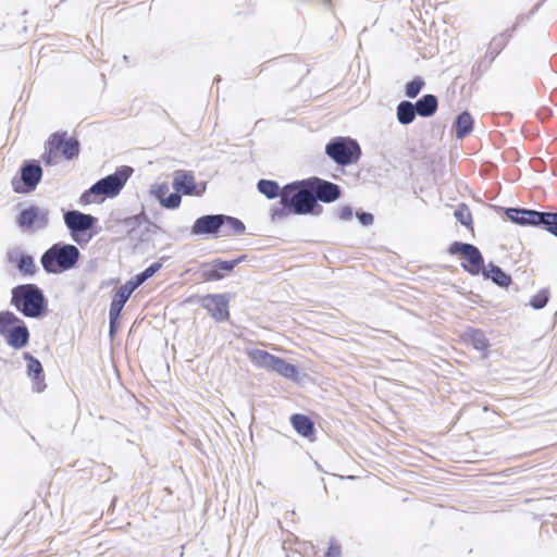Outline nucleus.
Segmentation results:
<instances>
[{"label": "nucleus", "instance_id": "5", "mask_svg": "<svg viewBox=\"0 0 557 557\" xmlns=\"http://www.w3.org/2000/svg\"><path fill=\"white\" fill-rule=\"evenodd\" d=\"M63 221L72 240L81 247L86 246L99 233L98 219L89 213L67 210L63 212Z\"/></svg>", "mask_w": 557, "mask_h": 557}, {"label": "nucleus", "instance_id": "25", "mask_svg": "<svg viewBox=\"0 0 557 557\" xmlns=\"http://www.w3.org/2000/svg\"><path fill=\"white\" fill-rule=\"evenodd\" d=\"M248 358L251 363L258 368L271 371L276 356L268 352L267 350L253 348L247 351Z\"/></svg>", "mask_w": 557, "mask_h": 557}, {"label": "nucleus", "instance_id": "9", "mask_svg": "<svg viewBox=\"0 0 557 557\" xmlns=\"http://www.w3.org/2000/svg\"><path fill=\"white\" fill-rule=\"evenodd\" d=\"M16 222L23 230H44L49 224V210L32 205L20 211Z\"/></svg>", "mask_w": 557, "mask_h": 557}, {"label": "nucleus", "instance_id": "26", "mask_svg": "<svg viewBox=\"0 0 557 557\" xmlns=\"http://www.w3.org/2000/svg\"><path fill=\"white\" fill-rule=\"evenodd\" d=\"M24 359L27 362L28 376L35 381L37 385L36 391L41 392L42 387H40V383L44 381V369L41 362L29 352L24 354Z\"/></svg>", "mask_w": 557, "mask_h": 557}, {"label": "nucleus", "instance_id": "46", "mask_svg": "<svg viewBox=\"0 0 557 557\" xmlns=\"http://www.w3.org/2000/svg\"><path fill=\"white\" fill-rule=\"evenodd\" d=\"M247 258H248V256H247V255H240V256H238L237 258L232 259V260H231V262H233L234 268H235V267H237L239 263H242V262L246 261V260H247Z\"/></svg>", "mask_w": 557, "mask_h": 557}, {"label": "nucleus", "instance_id": "10", "mask_svg": "<svg viewBox=\"0 0 557 557\" xmlns=\"http://www.w3.org/2000/svg\"><path fill=\"white\" fill-rule=\"evenodd\" d=\"M230 297L227 294H208L202 296L200 304L216 322H224L230 319Z\"/></svg>", "mask_w": 557, "mask_h": 557}, {"label": "nucleus", "instance_id": "15", "mask_svg": "<svg viewBox=\"0 0 557 557\" xmlns=\"http://www.w3.org/2000/svg\"><path fill=\"white\" fill-rule=\"evenodd\" d=\"M7 259L14 264L23 276L33 277L37 274L38 268L32 255L23 251L20 247H15L7 252Z\"/></svg>", "mask_w": 557, "mask_h": 557}, {"label": "nucleus", "instance_id": "3", "mask_svg": "<svg viewBox=\"0 0 557 557\" xmlns=\"http://www.w3.org/2000/svg\"><path fill=\"white\" fill-rule=\"evenodd\" d=\"M81 257L77 246L58 242L44 251L40 264L47 274H62L75 269Z\"/></svg>", "mask_w": 557, "mask_h": 557}, {"label": "nucleus", "instance_id": "44", "mask_svg": "<svg viewBox=\"0 0 557 557\" xmlns=\"http://www.w3.org/2000/svg\"><path fill=\"white\" fill-rule=\"evenodd\" d=\"M325 557H341V546L335 541L330 542Z\"/></svg>", "mask_w": 557, "mask_h": 557}, {"label": "nucleus", "instance_id": "19", "mask_svg": "<svg viewBox=\"0 0 557 557\" xmlns=\"http://www.w3.org/2000/svg\"><path fill=\"white\" fill-rule=\"evenodd\" d=\"M482 275L485 280H491L499 287H508L512 280L499 265L490 262L486 268L482 270Z\"/></svg>", "mask_w": 557, "mask_h": 557}, {"label": "nucleus", "instance_id": "28", "mask_svg": "<svg viewBox=\"0 0 557 557\" xmlns=\"http://www.w3.org/2000/svg\"><path fill=\"white\" fill-rule=\"evenodd\" d=\"M257 189L260 194L264 195L268 199L272 200L277 197L282 198L283 187L276 181L261 178L257 183ZM282 201V199H280Z\"/></svg>", "mask_w": 557, "mask_h": 557}, {"label": "nucleus", "instance_id": "23", "mask_svg": "<svg viewBox=\"0 0 557 557\" xmlns=\"http://www.w3.org/2000/svg\"><path fill=\"white\" fill-rule=\"evenodd\" d=\"M290 423L294 430L305 438L312 440L315 429L313 421L306 414L294 413L290 417Z\"/></svg>", "mask_w": 557, "mask_h": 557}, {"label": "nucleus", "instance_id": "8", "mask_svg": "<svg viewBox=\"0 0 557 557\" xmlns=\"http://www.w3.org/2000/svg\"><path fill=\"white\" fill-rule=\"evenodd\" d=\"M21 181H12L13 190L28 194L36 189L42 177V168L38 160H25L20 169Z\"/></svg>", "mask_w": 557, "mask_h": 557}, {"label": "nucleus", "instance_id": "14", "mask_svg": "<svg viewBox=\"0 0 557 557\" xmlns=\"http://www.w3.org/2000/svg\"><path fill=\"white\" fill-rule=\"evenodd\" d=\"M172 186L174 190L185 196H201L206 191L207 184H197L191 172H175Z\"/></svg>", "mask_w": 557, "mask_h": 557}, {"label": "nucleus", "instance_id": "43", "mask_svg": "<svg viewBox=\"0 0 557 557\" xmlns=\"http://www.w3.org/2000/svg\"><path fill=\"white\" fill-rule=\"evenodd\" d=\"M356 218L362 226H370L373 224L374 215L370 212L359 210L356 212Z\"/></svg>", "mask_w": 557, "mask_h": 557}, {"label": "nucleus", "instance_id": "34", "mask_svg": "<svg viewBox=\"0 0 557 557\" xmlns=\"http://www.w3.org/2000/svg\"><path fill=\"white\" fill-rule=\"evenodd\" d=\"M541 228L557 237V212H544Z\"/></svg>", "mask_w": 557, "mask_h": 557}, {"label": "nucleus", "instance_id": "24", "mask_svg": "<svg viewBox=\"0 0 557 557\" xmlns=\"http://www.w3.org/2000/svg\"><path fill=\"white\" fill-rule=\"evenodd\" d=\"M474 121L468 111H462L456 116L454 122L455 135L457 139H463L473 131Z\"/></svg>", "mask_w": 557, "mask_h": 557}, {"label": "nucleus", "instance_id": "45", "mask_svg": "<svg viewBox=\"0 0 557 557\" xmlns=\"http://www.w3.org/2000/svg\"><path fill=\"white\" fill-rule=\"evenodd\" d=\"M354 210L350 206H344L338 210V218L342 221H349L352 218Z\"/></svg>", "mask_w": 557, "mask_h": 557}, {"label": "nucleus", "instance_id": "38", "mask_svg": "<svg viewBox=\"0 0 557 557\" xmlns=\"http://www.w3.org/2000/svg\"><path fill=\"white\" fill-rule=\"evenodd\" d=\"M58 151L49 145V139L45 144V152L41 156V160L47 166H51L58 163Z\"/></svg>", "mask_w": 557, "mask_h": 557}, {"label": "nucleus", "instance_id": "11", "mask_svg": "<svg viewBox=\"0 0 557 557\" xmlns=\"http://www.w3.org/2000/svg\"><path fill=\"white\" fill-rule=\"evenodd\" d=\"M313 197L315 203L323 202V203H331L336 201L342 196V188L339 185L320 178L318 176L309 177Z\"/></svg>", "mask_w": 557, "mask_h": 557}, {"label": "nucleus", "instance_id": "48", "mask_svg": "<svg viewBox=\"0 0 557 557\" xmlns=\"http://www.w3.org/2000/svg\"><path fill=\"white\" fill-rule=\"evenodd\" d=\"M214 81H215V82H220V81H221V77H220V76H218V77H215V78H214Z\"/></svg>", "mask_w": 557, "mask_h": 557}, {"label": "nucleus", "instance_id": "20", "mask_svg": "<svg viewBox=\"0 0 557 557\" xmlns=\"http://www.w3.org/2000/svg\"><path fill=\"white\" fill-rule=\"evenodd\" d=\"M417 115L421 117L433 116L438 109V99L435 95L425 94L413 102Z\"/></svg>", "mask_w": 557, "mask_h": 557}, {"label": "nucleus", "instance_id": "7", "mask_svg": "<svg viewBox=\"0 0 557 557\" xmlns=\"http://www.w3.org/2000/svg\"><path fill=\"white\" fill-rule=\"evenodd\" d=\"M361 153L359 143L351 137L337 136L325 145V154L339 166L357 163Z\"/></svg>", "mask_w": 557, "mask_h": 557}, {"label": "nucleus", "instance_id": "30", "mask_svg": "<svg viewBox=\"0 0 557 557\" xmlns=\"http://www.w3.org/2000/svg\"><path fill=\"white\" fill-rule=\"evenodd\" d=\"M162 268V262L157 261L139 272L126 283L135 290L143 285L148 278L152 277Z\"/></svg>", "mask_w": 557, "mask_h": 557}, {"label": "nucleus", "instance_id": "35", "mask_svg": "<svg viewBox=\"0 0 557 557\" xmlns=\"http://www.w3.org/2000/svg\"><path fill=\"white\" fill-rule=\"evenodd\" d=\"M228 226L235 234H243L246 230L245 224L237 218L222 214V227Z\"/></svg>", "mask_w": 557, "mask_h": 557}, {"label": "nucleus", "instance_id": "2", "mask_svg": "<svg viewBox=\"0 0 557 557\" xmlns=\"http://www.w3.org/2000/svg\"><path fill=\"white\" fill-rule=\"evenodd\" d=\"M10 305L23 317L42 319L48 312V298L34 283L18 284L11 289Z\"/></svg>", "mask_w": 557, "mask_h": 557}, {"label": "nucleus", "instance_id": "37", "mask_svg": "<svg viewBox=\"0 0 557 557\" xmlns=\"http://www.w3.org/2000/svg\"><path fill=\"white\" fill-rule=\"evenodd\" d=\"M182 202V194L174 190L170 195L166 194L165 198L161 199V206L164 209L174 210L181 206Z\"/></svg>", "mask_w": 557, "mask_h": 557}, {"label": "nucleus", "instance_id": "22", "mask_svg": "<svg viewBox=\"0 0 557 557\" xmlns=\"http://www.w3.org/2000/svg\"><path fill=\"white\" fill-rule=\"evenodd\" d=\"M515 29L516 25H513L511 29H506L492 38L485 53V58L490 59V63L493 62L500 51L507 46L509 38L511 37V33L515 32Z\"/></svg>", "mask_w": 557, "mask_h": 557}, {"label": "nucleus", "instance_id": "12", "mask_svg": "<svg viewBox=\"0 0 557 557\" xmlns=\"http://www.w3.org/2000/svg\"><path fill=\"white\" fill-rule=\"evenodd\" d=\"M49 145L57 149L65 160H73L78 157L81 143L75 137H67L66 132H55L49 137Z\"/></svg>", "mask_w": 557, "mask_h": 557}, {"label": "nucleus", "instance_id": "42", "mask_svg": "<svg viewBox=\"0 0 557 557\" xmlns=\"http://www.w3.org/2000/svg\"><path fill=\"white\" fill-rule=\"evenodd\" d=\"M145 215L144 214H136L128 218H125L123 220V224L129 230L135 231L137 227L140 226L143 223Z\"/></svg>", "mask_w": 557, "mask_h": 557}, {"label": "nucleus", "instance_id": "32", "mask_svg": "<svg viewBox=\"0 0 557 557\" xmlns=\"http://www.w3.org/2000/svg\"><path fill=\"white\" fill-rule=\"evenodd\" d=\"M424 85V79L420 76H416L405 85V96L409 99L417 98Z\"/></svg>", "mask_w": 557, "mask_h": 557}, {"label": "nucleus", "instance_id": "21", "mask_svg": "<svg viewBox=\"0 0 557 557\" xmlns=\"http://www.w3.org/2000/svg\"><path fill=\"white\" fill-rule=\"evenodd\" d=\"M271 371L295 383H298L300 381V372L298 367L287 362L285 359L281 357L276 356Z\"/></svg>", "mask_w": 557, "mask_h": 557}, {"label": "nucleus", "instance_id": "1", "mask_svg": "<svg viewBox=\"0 0 557 557\" xmlns=\"http://www.w3.org/2000/svg\"><path fill=\"white\" fill-rule=\"evenodd\" d=\"M323 207L315 203L309 177L283 186L282 201L271 208L272 221H280L289 214L320 215Z\"/></svg>", "mask_w": 557, "mask_h": 557}, {"label": "nucleus", "instance_id": "47", "mask_svg": "<svg viewBox=\"0 0 557 557\" xmlns=\"http://www.w3.org/2000/svg\"><path fill=\"white\" fill-rule=\"evenodd\" d=\"M323 4H324V7H326L327 9L332 10L333 1H332V0H323Z\"/></svg>", "mask_w": 557, "mask_h": 557}, {"label": "nucleus", "instance_id": "40", "mask_svg": "<svg viewBox=\"0 0 557 557\" xmlns=\"http://www.w3.org/2000/svg\"><path fill=\"white\" fill-rule=\"evenodd\" d=\"M121 312L109 310V335L113 337L119 329Z\"/></svg>", "mask_w": 557, "mask_h": 557}, {"label": "nucleus", "instance_id": "29", "mask_svg": "<svg viewBox=\"0 0 557 557\" xmlns=\"http://www.w3.org/2000/svg\"><path fill=\"white\" fill-rule=\"evenodd\" d=\"M133 293L134 289L127 283L119 287L112 297L109 310L122 312Z\"/></svg>", "mask_w": 557, "mask_h": 557}, {"label": "nucleus", "instance_id": "4", "mask_svg": "<svg viewBox=\"0 0 557 557\" xmlns=\"http://www.w3.org/2000/svg\"><path fill=\"white\" fill-rule=\"evenodd\" d=\"M133 172L134 169L128 165H121L116 168L112 174L98 180L87 190H85L81 196V202H98V197H101V201L104 198L116 197L132 176Z\"/></svg>", "mask_w": 557, "mask_h": 557}, {"label": "nucleus", "instance_id": "36", "mask_svg": "<svg viewBox=\"0 0 557 557\" xmlns=\"http://www.w3.org/2000/svg\"><path fill=\"white\" fill-rule=\"evenodd\" d=\"M548 299H549V293L547 289L543 288L537 294H535L534 296L531 297L529 305L533 309L540 310V309H543L547 305Z\"/></svg>", "mask_w": 557, "mask_h": 557}, {"label": "nucleus", "instance_id": "31", "mask_svg": "<svg viewBox=\"0 0 557 557\" xmlns=\"http://www.w3.org/2000/svg\"><path fill=\"white\" fill-rule=\"evenodd\" d=\"M466 336L475 350H485L488 346V341L481 330L471 327L466 332Z\"/></svg>", "mask_w": 557, "mask_h": 557}, {"label": "nucleus", "instance_id": "39", "mask_svg": "<svg viewBox=\"0 0 557 557\" xmlns=\"http://www.w3.org/2000/svg\"><path fill=\"white\" fill-rule=\"evenodd\" d=\"M471 245L472 244L456 240L449 245L447 251L451 256L460 255L463 257V255L470 250Z\"/></svg>", "mask_w": 557, "mask_h": 557}, {"label": "nucleus", "instance_id": "27", "mask_svg": "<svg viewBox=\"0 0 557 557\" xmlns=\"http://www.w3.org/2000/svg\"><path fill=\"white\" fill-rule=\"evenodd\" d=\"M417 117V110L413 102L409 100H401L396 107V119L401 125L411 124Z\"/></svg>", "mask_w": 557, "mask_h": 557}, {"label": "nucleus", "instance_id": "33", "mask_svg": "<svg viewBox=\"0 0 557 557\" xmlns=\"http://www.w3.org/2000/svg\"><path fill=\"white\" fill-rule=\"evenodd\" d=\"M456 220L463 226L470 227L472 225V214L467 205L460 203L454 213Z\"/></svg>", "mask_w": 557, "mask_h": 557}, {"label": "nucleus", "instance_id": "6", "mask_svg": "<svg viewBox=\"0 0 557 557\" xmlns=\"http://www.w3.org/2000/svg\"><path fill=\"white\" fill-rule=\"evenodd\" d=\"M0 336L14 348H24L30 337L29 330L24 320L10 310L0 311Z\"/></svg>", "mask_w": 557, "mask_h": 557}, {"label": "nucleus", "instance_id": "13", "mask_svg": "<svg viewBox=\"0 0 557 557\" xmlns=\"http://www.w3.org/2000/svg\"><path fill=\"white\" fill-rule=\"evenodd\" d=\"M544 212L528 208L509 207L505 209V215L510 222L533 227H541Z\"/></svg>", "mask_w": 557, "mask_h": 557}, {"label": "nucleus", "instance_id": "17", "mask_svg": "<svg viewBox=\"0 0 557 557\" xmlns=\"http://www.w3.org/2000/svg\"><path fill=\"white\" fill-rule=\"evenodd\" d=\"M233 270L234 264L231 260L216 258L201 265V277L208 282H215L224 278Z\"/></svg>", "mask_w": 557, "mask_h": 557}, {"label": "nucleus", "instance_id": "41", "mask_svg": "<svg viewBox=\"0 0 557 557\" xmlns=\"http://www.w3.org/2000/svg\"><path fill=\"white\" fill-rule=\"evenodd\" d=\"M169 193V185L168 183H159L151 187V195L159 200L161 203V199L165 198L166 194Z\"/></svg>", "mask_w": 557, "mask_h": 557}, {"label": "nucleus", "instance_id": "18", "mask_svg": "<svg viewBox=\"0 0 557 557\" xmlns=\"http://www.w3.org/2000/svg\"><path fill=\"white\" fill-rule=\"evenodd\" d=\"M466 262L461 263L462 269L471 275H478L484 269V258L474 245L470 246V250L463 255Z\"/></svg>", "mask_w": 557, "mask_h": 557}, {"label": "nucleus", "instance_id": "16", "mask_svg": "<svg viewBox=\"0 0 557 557\" xmlns=\"http://www.w3.org/2000/svg\"><path fill=\"white\" fill-rule=\"evenodd\" d=\"M222 228V214H205L195 220L190 232L193 235H211L218 237Z\"/></svg>", "mask_w": 557, "mask_h": 557}]
</instances>
